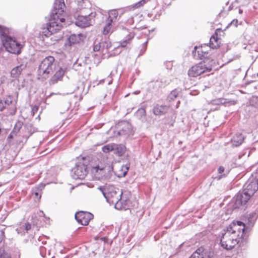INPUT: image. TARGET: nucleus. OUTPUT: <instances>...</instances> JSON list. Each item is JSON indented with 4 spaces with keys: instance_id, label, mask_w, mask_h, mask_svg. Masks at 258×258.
<instances>
[{
    "instance_id": "nucleus-28",
    "label": "nucleus",
    "mask_w": 258,
    "mask_h": 258,
    "mask_svg": "<svg viewBox=\"0 0 258 258\" xmlns=\"http://www.w3.org/2000/svg\"><path fill=\"white\" fill-rule=\"evenodd\" d=\"M178 92L177 90L172 91L167 97L168 101L171 102L176 99L178 96Z\"/></svg>"
},
{
    "instance_id": "nucleus-11",
    "label": "nucleus",
    "mask_w": 258,
    "mask_h": 258,
    "mask_svg": "<svg viewBox=\"0 0 258 258\" xmlns=\"http://www.w3.org/2000/svg\"><path fill=\"white\" fill-rule=\"evenodd\" d=\"M65 8L66 6L63 0H55L51 15H56L59 17H64Z\"/></svg>"
},
{
    "instance_id": "nucleus-15",
    "label": "nucleus",
    "mask_w": 258,
    "mask_h": 258,
    "mask_svg": "<svg viewBox=\"0 0 258 258\" xmlns=\"http://www.w3.org/2000/svg\"><path fill=\"white\" fill-rule=\"evenodd\" d=\"M251 197L246 194V192L243 190L241 193H239L236 197L235 205L239 207L245 205Z\"/></svg>"
},
{
    "instance_id": "nucleus-41",
    "label": "nucleus",
    "mask_w": 258,
    "mask_h": 258,
    "mask_svg": "<svg viewBox=\"0 0 258 258\" xmlns=\"http://www.w3.org/2000/svg\"><path fill=\"white\" fill-rule=\"evenodd\" d=\"M239 13L241 14L242 13V11L241 10H239Z\"/></svg>"
},
{
    "instance_id": "nucleus-17",
    "label": "nucleus",
    "mask_w": 258,
    "mask_h": 258,
    "mask_svg": "<svg viewBox=\"0 0 258 258\" xmlns=\"http://www.w3.org/2000/svg\"><path fill=\"white\" fill-rule=\"evenodd\" d=\"M244 190L246 192L247 194L252 197L258 190V181L252 180L250 182Z\"/></svg>"
},
{
    "instance_id": "nucleus-43",
    "label": "nucleus",
    "mask_w": 258,
    "mask_h": 258,
    "mask_svg": "<svg viewBox=\"0 0 258 258\" xmlns=\"http://www.w3.org/2000/svg\"><path fill=\"white\" fill-rule=\"evenodd\" d=\"M256 76L258 77V73L256 74Z\"/></svg>"
},
{
    "instance_id": "nucleus-36",
    "label": "nucleus",
    "mask_w": 258,
    "mask_h": 258,
    "mask_svg": "<svg viewBox=\"0 0 258 258\" xmlns=\"http://www.w3.org/2000/svg\"><path fill=\"white\" fill-rule=\"evenodd\" d=\"M0 258H11L10 255L6 252H3L0 254Z\"/></svg>"
},
{
    "instance_id": "nucleus-18",
    "label": "nucleus",
    "mask_w": 258,
    "mask_h": 258,
    "mask_svg": "<svg viewBox=\"0 0 258 258\" xmlns=\"http://www.w3.org/2000/svg\"><path fill=\"white\" fill-rule=\"evenodd\" d=\"M76 24L81 27H88L91 24V20L89 16H79L77 19Z\"/></svg>"
},
{
    "instance_id": "nucleus-26",
    "label": "nucleus",
    "mask_w": 258,
    "mask_h": 258,
    "mask_svg": "<svg viewBox=\"0 0 258 258\" xmlns=\"http://www.w3.org/2000/svg\"><path fill=\"white\" fill-rule=\"evenodd\" d=\"M115 149V144H109L102 147V151L105 153H109L114 150Z\"/></svg>"
},
{
    "instance_id": "nucleus-9",
    "label": "nucleus",
    "mask_w": 258,
    "mask_h": 258,
    "mask_svg": "<svg viewBox=\"0 0 258 258\" xmlns=\"http://www.w3.org/2000/svg\"><path fill=\"white\" fill-rule=\"evenodd\" d=\"M93 218V215L89 212L80 211L75 214L76 220L83 225H88L90 221Z\"/></svg>"
},
{
    "instance_id": "nucleus-6",
    "label": "nucleus",
    "mask_w": 258,
    "mask_h": 258,
    "mask_svg": "<svg viewBox=\"0 0 258 258\" xmlns=\"http://www.w3.org/2000/svg\"><path fill=\"white\" fill-rule=\"evenodd\" d=\"M65 21L64 17H58L56 15H51L49 22L47 27V34H45V36L48 37L49 35H52L57 33L61 30L62 27V23Z\"/></svg>"
},
{
    "instance_id": "nucleus-31",
    "label": "nucleus",
    "mask_w": 258,
    "mask_h": 258,
    "mask_svg": "<svg viewBox=\"0 0 258 258\" xmlns=\"http://www.w3.org/2000/svg\"><path fill=\"white\" fill-rule=\"evenodd\" d=\"M147 2V0H141L140 2L135 4L133 8L134 9H138L142 6H143Z\"/></svg>"
},
{
    "instance_id": "nucleus-27",
    "label": "nucleus",
    "mask_w": 258,
    "mask_h": 258,
    "mask_svg": "<svg viewBox=\"0 0 258 258\" xmlns=\"http://www.w3.org/2000/svg\"><path fill=\"white\" fill-rule=\"evenodd\" d=\"M114 150L116 151V153L118 156H121L125 153V146L121 145L115 144V149Z\"/></svg>"
},
{
    "instance_id": "nucleus-3",
    "label": "nucleus",
    "mask_w": 258,
    "mask_h": 258,
    "mask_svg": "<svg viewBox=\"0 0 258 258\" xmlns=\"http://www.w3.org/2000/svg\"><path fill=\"white\" fill-rule=\"evenodd\" d=\"M113 170L110 165L108 158L101 154L92 162L90 171L91 174L96 178H101L105 175L106 171Z\"/></svg>"
},
{
    "instance_id": "nucleus-21",
    "label": "nucleus",
    "mask_w": 258,
    "mask_h": 258,
    "mask_svg": "<svg viewBox=\"0 0 258 258\" xmlns=\"http://www.w3.org/2000/svg\"><path fill=\"white\" fill-rule=\"evenodd\" d=\"M10 33V30L9 28L0 25V36L2 40L7 37H11V36H9Z\"/></svg>"
},
{
    "instance_id": "nucleus-1",
    "label": "nucleus",
    "mask_w": 258,
    "mask_h": 258,
    "mask_svg": "<svg viewBox=\"0 0 258 258\" xmlns=\"http://www.w3.org/2000/svg\"><path fill=\"white\" fill-rule=\"evenodd\" d=\"M245 225L239 221H233L222 234L220 240L221 246L226 249H232L242 242Z\"/></svg>"
},
{
    "instance_id": "nucleus-16",
    "label": "nucleus",
    "mask_w": 258,
    "mask_h": 258,
    "mask_svg": "<svg viewBox=\"0 0 258 258\" xmlns=\"http://www.w3.org/2000/svg\"><path fill=\"white\" fill-rule=\"evenodd\" d=\"M222 31L221 29H217L214 34L211 37L210 40V47L212 48H218L220 47L221 43L218 37V32Z\"/></svg>"
},
{
    "instance_id": "nucleus-35",
    "label": "nucleus",
    "mask_w": 258,
    "mask_h": 258,
    "mask_svg": "<svg viewBox=\"0 0 258 258\" xmlns=\"http://www.w3.org/2000/svg\"><path fill=\"white\" fill-rule=\"evenodd\" d=\"M115 174L118 177L124 176L126 174V171H124L122 173H119L117 171H114Z\"/></svg>"
},
{
    "instance_id": "nucleus-19",
    "label": "nucleus",
    "mask_w": 258,
    "mask_h": 258,
    "mask_svg": "<svg viewBox=\"0 0 258 258\" xmlns=\"http://www.w3.org/2000/svg\"><path fill=\"white\" fill-rule=\"evenodd\" d=\"M84 36L83 34L80 33L77 35L72 34L68 38V40L70 45L78 44L83 41Z\"/></svg>"
},
{
    "instance_id": "nucleus-4",
    "label": "nucleus",
    "mask_w": 258,
    "mask_h": 258,
    "mask_svg": "<svg viewBox=\"0 0 258 258\" xmlns=\"http://www.w3.org/2000/svg\"><path fill=\"white\" fill-rule=\"evenodd\" d=\"M2 43L6 51L15 55H19L25 46V43L18 42L14 37H7L2 39Z\"/></svg>"
},
{
    "instance_id": "nucleus-32",
    "label": "nucleus",
    "mask_w": 258,
    "mask_h": 258,
    "mask_svg": "<svg viewBox=\"0 0 258 258\" xmlns=\"http://www.w3.org/2000/svg\"><path fill=\"white\" fill-rule=\"evenodd\" d=\"M251 103L252 105L258 108V97H253L251 99Z\"/></svg>"
},
{
    "instance_id": "nucleus-38",
    "label": "nucleus",
    "mask_w": 258,
    "mask_h": 258,
    "mask_svg": "<svg viewBox=\"0 0 258 258\" xmlns=\"http://www.w3.org/2000/svg\"><path fill=\"white\" fill-rule=\"evenodd\" d=\"M238 24V20L237 19H234L230 23V25H234L235 26H237Z\"/></svg>"
},
{
    "instance_id": "nucleus-8",
    "label": "nucleus",
    "mask_w": 258,
    "mask_h": 258,
    "mask_svg": "<svg viewBox=\"0 0 258 258\" xmlns=\"http://www.w3.org/2000/svg\"><path fill=\"white\" fill-rule=\"evenodd\" d=\"M73 177L76 179H83L88 173L87 166L83 162H78L73 169Z\"/></svg>"
},
{
    "instance_id": "nucleus-25",
    "label": "nucleus",
    "mask_w": 258,
    "mask_h": 258,
    "mask_svg": "<svg viewBox=\"0 0 258 258\" xmlns=\"http://www.w3.org/2000/svg\"><path fill=\"white\" fill-rule=\"evenodd\" d=\"M79 9L89 8L91 4L89 0H77Z\"/></svg>"
},
{
    "instance_id": "nucleus-10",
    "label": "nucleus",
    "mask_w": 258,
    "mask_h": 258,
    "mask_svg": "<svg viewBox=\"0 0 258 258\" xmlns=\"http://www.w3.org/2000/svg\"><path fill=\"white\" fill-rule=\"evenodd\" d=\"M11 105V110L9 113L11 115H14L16 112L17 108L16 105L13 102V97L11 95H8L5 98L3 102L0 99V111H3L7 106Z\"/></svg>"
},
{
    "instance_id": "nucleus-7",
    "label": "nucleus",
    "mask_w": 258,
    "mask_h": 258,
    "mask_svg": "<svg viewBox=\"0 0 258 258\" xmlns=\"http://www.w3.org/2000/svg\"><path fill=\"white\" fill-rule=\"evenodd\" d=\"M211 70V67L207 66L205 61H203L191 67L188 71V75L190 77H197L204 73L210 72Z\"/></svg>"
},
{
    "instance_id": "nucleus-22",
    "label": "nucleus",
    "mask_w": 258,
    "mask_h": 258,
    "mask_svg": "<svg viewBox=\"0 0 258 258\" xmlns=\"http://www.w3.org/2000/svg\"><path fill=\"white\" fill-rule=\"evenodd\" d=\"M118 16V13L116 10H111L108 12V18L107 21L113 23L114 22Z\"/></svg>"
},
{
    "instance_id": "nucleus-23",
    "label": "nucleus",
    "mask_w": 258,
    "mask_h": 258,
    "mask_svg": "<svg viewBox=\"0 0 258 258\" xmlns=\"http://www.w3.org/2000/svg\"><path fill=\"white\" fill-rule=\"evenodd\" d=\"M112 24V23L107 21L106 23L103 26V30H102V33L104 35H106L108 34L109 33H111L113 32Z\"/></svg>"
},
{
    "instance_id": "nucleus-33",
    "label": "nucleus",
    "mask_w": 258,
    "mask_h": 258,
    "mask_svg": "<svg viewBox=\"0 0 258 258\" xmlns=\"http://www.w3.org/2000/svg\"><path fill=\"white\" fill-rule=\"evenodd\" d=\"M93 50L95 52L98 51L99 50L102 51V45L101 42H100L98 44L95 45L93 47Z\"/></svg>"
},
{
    "instance_id": "nucleus-40",
    "label": "nucleus",
    "mask_w": 258,
    "mask_h": 258,
    "mask_svg": "<svg viewBox=\"0 0 258 258\" xmlns=\"http://www.w3.org/2000/svg\"><path fill=\"white\" fill-rule=\"evenodd\" d=\"M124 125V126H127V128H128L129 127V126H130V124L128 123H126V122H123L120 125Z\"/></svg>"
},
{
    "instance_id": "nucleus-20",
    "label": "nucleus",
    "mask_w": 258,
    "mask_h": 258,
    "mask_svg": "<svg viewBox=\"0 0 258 258\" xmlns=\"http://www.w3.org/2000/svg\"><path fill=\"white\" fill-rule=\"evenodd\" d=\"M25 69L23 64H20L13 68L11 72V76L14 78H18L21 74L22 71Z\"/></svg>"
},
{
    "instance_id": "nucleus-37",
    "label": "nucleus",
    "mask_w": 258,
    "mask_h": 258,
    "mask_svg": "<svg viewBox=\"0 0 258 258\" xmlns=\"http://www.w3.org/2000/svg\"><path fill=\"white\" fill-rule=\"evenodd\" d=\"M31 229V225L29 222L26 223L25 224V229L26 231L30 230Z\"/></svg>"
},
{
    "instance_id": "nucleus-24",
    "label": "nucleus",
    "mask_w": 258,
    "mask_h": 258,
    "mask_svg": "<svg viewBox=\"0 0 258 258\" xmlns=\"http://www.w3.org/2000/svg\"><path fill=\"white\" fill-rule=\"evenodd\" d=\"M204 249L203 247H201L198 248L189 258H204Z\"/></svg>"
},
{
    "instance_id": "nucleus-29",
    "label": "nucleus",
    "mask_w": 258,
    "mask_h": 258,
    "mask_svg": "<svg viewBox=\"0 0 258 258\" xmlns=\"http://www.w3.org/2000/svg\"><path fill=\"white\" fill-rule=\"evenodd\" d=\"M101 44L102 45V51H104V49H108L111 46V43L109 41V40H107L106 41H102Z\"/></svg>"
},
{
    "instance_id": "nucleus-2",
    "label": "nucleus",
    "mask_w": 258,
    "mask_h": 258,
    "mask_svg": "<svg viewBox=\"0 0 258 258\" xmlns=\"http://www.w3.org/2000/svg\"><path fill=\"white\" fill-rule=\"evenodd\" d=\"M54 57L49 56L44 58L39 64L38 75L43 78H48L50 75V84H54L62 80L66 72V68L54 63Z\"/></svg>"
},
{
    "instance_id": "nucleus-42",
    "label": "nucleus",
    "mask_w": 258,
    "mask_h": 258,
    "mask_svg": "<svg viewBox=\"0 0 258 258\" xmlns=\"http://www.w3.org/2000/svg\"><path fill=\"white\" fill-rule=\"evenodd\" d=\"M121 169H127V168H125V167L122 166Z\"/></svg>"
},
{
    "instance_id": "nucleus-13",
    "label": "nucleus",
    "mask_w": 258,
    "mask_h": 258,
    "mask_svg": "<svg viewBox=\"0 0 258 258\" xmlns=\"http://www.w3.org/2000/svg\"><path fill=\"white\" fill-rule=\"evenodd\" d=\"M209 49V46L206 44L198 47L195 46L194 55L195 56H197L200 59L205 58L208 56Z\"/></svg>"
},
{
    "instance_id": "nucleus-30",
    "label": "nucleus",
    "mask_w": 258,
    "mask_h": 258,
    "mask_svg": "<svg viewBox=\"0 0 258 258\" xmlns=\"http://www.w3.org/2000/svg\"><path fill=\"white\" fill-rule=\"evenodd\" d=\"M233 142H236L237 144H241L243 140V137L241 134L236 135V137L233 138Z\"/></svg>"
},
{
    "instance_id": "nucleus-39",
    "label": "nucleus",
    "mask_w": 258,
    "mask_h": 258,
    "mask_svg": "<svg viewBox=\"0 0 258 258\" xmlns=\"http://www.w3.org/2000/svg\"><path fill=\"white\" fill-rule=\"evenodd\" d=\"M224 168L223 166H220L218 169L219 173H222L224 171Z\"/></svg>"
},
{
    "instance_id": "nucleus-34",
    "label": "nucleus",
    "mask_w": 258,
    "mask_h": 258,
    "mask_svg": "<svg viewBox=\"0 0 258 258\" xmlns=\"http://www.w3.org/2000/svg\"><path fill=\"white\" fill-rule=\"evenodd\" d=\"M5 237V232L3 229H0V242H1Z\"/></svg>"
},
{
    "instance_id": "nucleus-5",
    "label": "nucleus",
    "mask_w": 258,
    "mask_h": 258,
    "mask_svg": "<svg viewBox=\"0 0 258 258\" xmlns=\"http://www.w3.org/2000/svg\"><path fill=\"white\" fill-rule=\"evenodd\" d=\"M107 202L111 204L115 205V207L121 204L124 201L122 196V192L117 188L113 185H109L104 194Z\"/></svg>"
},
{
    "instance_id": "nucleus-14",
    "label": "nucleus",
    "mask_w": 258,
    "mask_h": 258,
    "mask_svg": "<svg viewBox=\"0 0 258 258\" xmlns=\"http://www.w3.org/2000/svg\"><path fill=\"white\" fill-rule=\"evenodd\" d=\"M170 108V105L155 104L153 108V113L156 116H162L166 114Z\"/></svg>"
},
{
    "instance_id": "nucleus-12",
    "label": "nucleus",
    "mask_w": 258,
    "mask_h": 258,
    "mask_svg": "<svg viewBox=\"0 0 258 258\" xmlns=\"http://www.w3.org/2000/svg\"><path fill=\"white\" fill-rule=\"evenodd\" d=\"M122 34L126 35V37L125 39L120 41L119 45L122 47H125L128 44L131 43L135 36V34L134 32L129 31L128 29L124 28L123 29Z\"/></svg>"
}]
</instances>
